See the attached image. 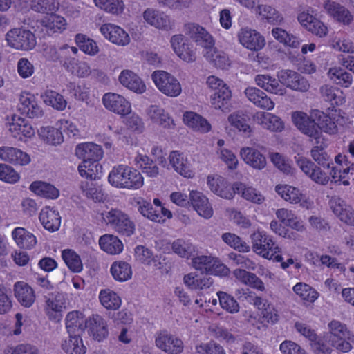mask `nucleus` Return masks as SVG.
Here are the masks:
<instances>
[{
    "instance_id": "obj_1",
    "label": "nucleus",
    "mask_w": 354,
    "mask_h": 354,
    "mask_svg": "<svg viewBox=\"0 0 354 354\" xmlns=\"http://www.w3.org/2000/svg\"><path fill=\"white\" fill-rule=\"evenodd\" d=\"M328 338L332 346L344 353L351 351L352 346L349 340L351 333L346 325L334 319L328 323Z\"/></svg>"
},
{
    "instance_id": "obj_2",
    "label": "nucleus",
    "mask_w": 354,
    "mask_h": 354,
    "mask_svg": "<svg viewBox=\"0 0 354 354\" xmlns=\"http://www.w3.org/2000/svg\"><path fill=\"white\" fill-rule=\"evenodd\" d=\"M6 40L10 47L24 51L32 50L37 44L35 34L23 28L10 30L6 35Z\"/></svg>"
},
{
    "instance_id": "obj_3",
    "label": "nucleus",
    "mask_w": 354,
    "mask_h": 354,
    "mask_svg": "<svg viewBox=\"0 0 354 354\" xmlns=\"http://www.w3.org/2000/svg\"><path fill=\"white\" fill-rule=\"evenodd\" d=\"M102 216L106 223L121 235L130 236L134 233V223L121 210L112 209Z\"/></svg>"
},
{
    "instance_id": "obj_4",
    "label": "nucleus",
    "mask_w": 354,
    "mask_h": 354,
    "mask_svg": "<svg viewBox=\"0 0 354 354\" xmlns=\"http://www.w3.org/2000/svg\"><path fill=\"white\" fill-rule=\"evenodd\" d=\"M250 239L253 252L265 259H271L274 254L280 252L272 238L264 232H254Z\"/></svg>"
},
{
    "instance_id": "obj_5",
    "label": "nucleus",
    "mask_w": 354,
    "mask_h": 354,
    "mask_svg": "<svg viewBox=\"0 0 354 354\" xmlns=\"http://www.w3.org/2000/svg\"><path fill=\"white\" fill-rule=\"evenodd\" d=\"M151 78L158 90L167 96L175 97L182 92L179 81L171 74L165 71H156Z\"/></svg>"
},
{
    "instance_id": "obj_6",
    "label": "nucleus",
    "mask_w": 354,
    "mask_h": 354,
    "mask_svg": "<svg viewBox=\"0 0 354 354\" xmlns=\"http://www.w3.org/2000/svg\"><path fill=\"white\" fill-rule=\"evenodd\" d=\"M192 266L201 272L215 275H227L229 269L221 261L213 257L201 255L192 259Z\"/></svg>"
},
{
    "instance_id": "obj_7",
    "label": "nucleus",
    "mask_w": 354,
    "mask_h": 354,
    "mask_svg": "<svg viewBox=\"0 0 354 354\" xmlns=\"http://www.w3.org/2000/svg\"><path fill=\"white\" fill-rule=\"evenodd\" d=\"M292 120L301 133L314 138L316 140V144L319 143L321 131L315 120L304 112L295 111L292 113Z\"/></svg>"
},
{
    "instance_id": "obj_8",
    "label": "nucleus",
    "mask_w": 354,
    "mask_h": 354,
    "mask_svg": "<svg viewBox=\"0 0 354 354\" xmlns=\"http://www.w3.org/2000/svg\"><path fill=\"white\" fill-rule=\"evenodd\" d=\"M296 162L300 169L315 183L321 185H326L328 183L330 180L328 174L310 160L299 157Z\"/></svg>"
},
{
    "instance_id": "obj_9",
    "label": "nucleus",
    "mask_w": 354,
    "mask_h": 354,
    "mask_svg": "<svg viewBox=\"0 0 354 354\" xmlns=\"http://www.w3.org/2000/svg\"><path fill=\"white\" fill-rule=\"evenodd\" d=\"M9 131L13 138L21 142H26L35 133V129L28 120L15 114L12 116Z\"/></svg>"
},
{
    "instance_id": "obj_10",
    "label": "nucleus",
    "mask_w": 354,
    "mask_h": 354,
    "mask_svg": "<svg viewBox=\"0 0 354 354\" xmlns=\"http://www.w3.org/2000/svg\"><path fill=\"white\" fill-rule=\"evenodd\" d=\"M184 31L196 44L204 47L207 50L214 47L215 42L213 37L203 26L195 23H189L185 25Z\"/></svg>"
},
{
    "instance_id": "obj_11",
    "label": "nucleus",
    "mask_w": 354,
    "mask_h": 354,
    "mask_svg": "<svg viewBox=\"0 0 354 354\" xmlns=\"http://www.w3.org/2000/svg\"><path fill=\"white\" fill-rule=\"evenodd\" d=\"M171 44L175 53L183 61L190 63L196 60V48L183 35H174Z\"/></svg>"
},
{
    "instance_id": "obj_12",
    "label": "nucleus",
    "mask_w": 354,
    "mask_h": 354,
    "mask_svg": "<svg viewBox=\"0 0 354 354\" xmlns=\"http://www.w3.org/2000/svg\"><path fill=\"white\" fill-rule=\"evenodd\" d=\"M155 343L159 349L169 354H179L184 347L180 339L169 333L167 330L157 333Z\"/></svg>"
},
{
    "instance_id": "obj_13",
    "label": "nucleus",
    "mask_w": 354,
    "mask_h": 354,
    "mask_svg": "<svg viewBox=\"0 0 354 354\" xmlns=\"http://www.w3.org/2000/svg\"><path fill=\"white\" fill-rule=\"evenodd\" d=\"M102 102L107 109L121 115H126L131 111V104L123 96L117 93L104 94Z\"/></svg>"
},
{
    "instance_id": "obj_14",
    "label": "nucleus",
    "mask_w": 354,
    "mask_h": 354,
    "mask_svg": "<svg viewBox=\"0 0 354 354\" xmlns=\"http://www.w3.org/2000/svg\"><path fill=\"white\" fill-rule=\"evenodd\" d=\"M239 42L246 48L258 51L266 44L265 39L255 30L248 28H241L238 33Z\"/></svg>"
},
{
    "instance_id": "obj_15",
    "label": "nucleus",
    "mask_w": 354,
    "mask_h": 354,
    "mask_svg": "<svg viewBox=\"0 0 354 354\" xmlns=\"http://www.w3.org/2000/svg\"><path fill=\"white\" fill-rule=\"evenodd\" d=\"M279 78L282 84L295 91L305 92L310 87L307 80L294 71H282L279 75Z\"/></svg>"
},
{
    "instance_id": "obj_16",
    "label": "nucleus",
    "mask_w": 354,
    "mask_h": 354,
    "mask_svg": "<svg viewBox=\"0 0 354 354\" xmlns=\"http://www.w3.org/2000/svg\"><path fill=\"white\" fill-rule=\"evenodd\" d=\"M77 156L83 162L97 163L103 157V149L100 145L93 142L82 143L77 145L75 149Z\"/></svg>"
},
{
    "instance_id": "obj_17",
    "label": "nucleus",
    "mask_w": 354,
    "mask_h": 354,
    "mask_svg": "<svg viewBox=\"0 0 354 354\" xmlns=\"http://www.w3.org/2000/svg\"><path fill=\"white\" fill-rule=\"evenodd\" d=\"M17 108L21 114L30 118H37L43 114V111L35 97L30 93H23L20 95Z\"/></svg>"
},
{
    "instance_id": "obj_18",
    "label": "nucleus",
    "mask_w": 354,
    "mask_h": 354,
    "mask_svg": "<svg viewBox=\"0 0 354 354\" xmlns=\"http://www.w3.org/2000/svg\"><path fill=\"white\" fill-rule=\"evenodd\" d=\"M207 185L212 192L223 198L231 199L234 195V185L221 176H208Z\"/></svg>"
},
{
    "instance_id": "obj_19",
    "label": "nucleus",
    "mask_w": 354,
    "mask_h": 354,
    "mask_svg": "<svg viewBox=\"0 0 354 354\" xmlns=\"http://www.w3.org/2000/svg\"><path fill=\"white\" fill-rule=\"evenodd\" d=\"M0 158L3 161L21 166L27 165L31 161L27 153L17 148L6 146L0 147Z\"/></svg>"
},
{
    "instance_id": "obj_20",
    "label": "nucleus",
    "mask_w": 354,
    "mask_h": 354,
    "mask_svg": "<svg viewBox=\"0 0 354 354\" xmlns=\"http://www.w3.org/2000/svg\"><path fill=\"white\" fill-rule=\"evenodd\" d=\"M101 33L110 41L119 46H126L130 42L129 35L120 26L106 24L100 27Z\"/></svg>"
},
{
    "instance_id": "obj_21",
    "label": "nucleus",
    "mask_w": 354,
    "mask_h": 354,
    "mask_svg": "<svg viewBox=\"0 0 354 354\" xmlns=\"http://www.w3.org/2000/svg\"><path fill=\"white\" fill-rule=\"evenodd\" d=\"M88 334L98 342L102 341L108 335L106 322L98 315H93L87 321Z\"/></svg>"
},
{
    "instance_id": "obj_22",
    "label": "nucleus",
    "mask_w": 354,
    "mask_h": 354,
    "mask_svg": "<svg viewBox=\"0 0 354 354\" xmlns=\"http://www.w3.org/2000/svg\"><path fill=\"white\" fill-rule=\"evenodd\" d=\"M189 199L194 209L198 214L205 218H209L213 215V209L208 198L201 192L192 191Z\"/></svg>"
},
{
    "instance_id": "obj_23",
    "label": "nucleus",
    "mask_w": 354,
    "mask_h": 354,
    "mask_svg": "<svg viewBox=\"0 0 354 354\" xmlns=\"http://www.w3.org/2000/svg\"><path fill=\"white\" fill-rule=\"evenodd\" d=\"M243 161L254 169L261 170L266 166V158L260 151L253 147H243L240 151Z\"/></svg>"
},
{
    "instance_id": "obj_24",
    "label": "nucleus",
    "mask_w": 354,
    "mask_h": 354,
    "mask_svg": "<svg viewBox=\"0 0 354 354\" xmlns=\"http://www.w3.org/2000/svg\"><path fill=\"white\" fill-rule=\"evenodd\" d=\"M245 94L250 102L261 109L272 110L274 107V102L264 92L255 87L247 88Z\"/></svg>"
},
{
    "instance_id": "obj_25",
    "label": "nucleus",
    "mask_w": 354,
    "mask_h": 354,
    "mask_svg": "<svg viewBox=\"0 0 354 354\" xmlns=\"http://www.w3.org/2000/svg\"><path fill=\"white\" fill-rule=\"evenodd\" d=\"M14 294L18 301L24 307H30L35 300L33 289L24 281L15 283Z\"/></svg>"
},
{
    "instance_id": "obj_26",
    "label": "nucleus",
    "mask_w": 354,
    "mask_h": 354,
    "mask_svg": "<svg viewBox=\"0 0 354 354\" xmlns=\"http://www.w3.org/2000/svg\"><path fill=\"white\" fill-rule=\"evenodd\" d=\"M120 82L126 88L133 92L142 93L146 86L142 80L130 70H123L119 76Z\"/></svg>"
},
{
    "instance_id": "obj_27",
    "label": "nucleus",
    "mask_w": 354,
    "mask_h": 354,
    "mask_svg": "<svg viewBox=\"0 0 354 354\" xmlns=\"http://www.w3.org/2000/svg\"><path fill=\"white\" fill-rule=\"evenodd\" d=\"M254 80L259 87L269 93L278 95H284L286 93V88L280 84L279 79L267 75H257Z\"/></svg>"
},
{
    "instance_id": "obj_28",
    "label": "nucleus",
    "mask_w": 354,
    "mask_h": 354,
    "mask_svg": "<svg viewBox=\"0 0 354 354\" xmlns=\"http://www.w3.org/2000/svg\"><path fill=\"white\" fill-rule=\"evenodd\" d=\"M254 120L264 128L272 131H281L283 129L281 120L277 115L268 112H257Z\"/></svg>"
},
{
    "instance_id": "obj_29",
    "label": "nucleus",
    "mask_w": 354,
    "mask_h": 354,
    "mask_svg": "<svg viewBox=\"0 0 354 354\" xmlns=\"http://www.w3.org/2000/svg\"><path fill=\"white\" fill-rule=\"evenodd\" d=\"M227 120L231 126L242 131L246 137L251 136L252 130L248 124L250 117L245 112L243 111L233 112L228 116Z\"/></svg>"
},
{
    "instance_id": "obj_30",
    "label": "nucleus",
    "mask_w": 354,
    "mask_h": 354,
    "mask_svg": "<svg viewBox=\"0 0 354 354\" xmlns=\"http://www.w3.org/2000/svg\"><path fill=\"white\" fill-rule=\"evenodd\" d=\"M143 17L148 24L158 28L168 30L171 28L169 17L163 12L148 8L144 12Z\"/></svg>"
},
{
    "instance_id": "obj_31",
    "label": "nucleus",
    "mask_w": 354,
    "mask_h": 354,
    "mask_svg": "<svg viewBox=\"0 0 354 354\" xmlns=\"http://www.w3.org/2000/svg\"><path fill=\"white\" fill-rule=\"evenodd\" d=\"M39 220L44 228L48 231H57L60 227L61 217L58 212L48 207L41 210Z\"/></svg>"
},
{
    "instance_id": "obj_32",
    "label": "nucleus",
    "mask_w": 354,
    "mask_h": 354,
    "mask_svg": "<svg viewBox=\"0 0 354 354\" xmlns=\"http://www.w3.org/2000/svg\"><path fill=\"white\" fill-rule=\"evenodd\" d=\"M87 321L84 315L77 310L68 313L66 317V326L69 334L83 332L86 328Z\"/></svg>"
},
{
    "instance_id": "obj_33",
    "label": "nucleus",
    "mask_w": 354,
    "mask_h": 354,
    "mask_svg": "<svg viewBox=\"0 0 354 354\" xmlns=\"http://www.w3.org/2000/svg\"><path fill=\"white\" fill-rule=\"evenodd\" d=\"M183 281L185 284L192 290L207 289L212 286L214 282L209 276H201L194 273L185 275Z\"/></svg>"
},
{
    "instance_id": "obj_34",
    "label": "nucleus",
    "mask_w": 354,
    "mask_h": 354,
    "mask_svg": "<svg viewBox=\"0 0 354 354\" xmlns=\"http://www.w3.org/2000/svg\"><path fill=\"white\" fill-rule=\"evenodd\" d=\"M12 235L17 245L21 248L31 249L37 243L35 236L25 228H15Z\"/></svg>"
},
{
    "instance_id": "obj_35",
    "label": "nucleus",
    "mask_w": 354,
    "mask_h": 354,
    "mask_svg": "<svg viewBox=\"0 0 354 354\" xmlns=\"http://www.w3.org/2000/svg\"><path fill=\"white\" fill-rule=\"evenodd\" d=\"M234 194L236 193L241 194L245 200L254 203L261 204L265 201V197L261 192L257 190L252 187H247L242 183H234Z\"/></svg>"
},
{
    "instance_id": "obj_36",
    "label": "nucleus",
    "mask_w": 354,
    "mask_h": 354,
    "mask_svg": "<svg viewBox=\"0 0 354 354\" xmlns=\"http://www.w3.org/2000/svg\"><path fill=\"white\" fill-rule=\"evenodd\" d=\"M131 167L124 165H119L114 167L109 173L108 180L109 183L118 188H124L127 180V176Z\"/></svg>"
},
{
    "instance_id": "obj_37",
    "label": "nucleus",
    "mask_w": 354,
    "mask_h": 354,
    "mask_svg": "<svg viewBox=\"0 0 354 354\" xmlns=\"http://www.w3.org/2000/svg\"><path fill=\"white\" fill-rule=\"evenodd\" d=\"M184 122L195 131L207 133L211 129L208 121L194 112H187L183 115Z\"/></svg>"
},
{
    "instance_id": "obj_38",
    "label": "nucleus",
    "mask_w": 354,
    "mask_h": 354,
    "mask_svg": "<svg viewBox=\"0 0 354 354\" xmlns=\"http://www.w3.org/2000/svg\"><path fill=\"white\" fill-rule=\"evenodd\" d=\"M99 244L102 250L110 254H120L123 250L122 241L112 234H104L100 238Z\"/></svg>"
},
{
    "instance_id": "obj_39",
    "label": "nucleus",
    "mask_w": 354,
    "mask_h": 354,
    "mask_svg": "<svg viewBox=\"0 0 354 354\" xmlns=\"http://www.w3.org/2000/svg\"><path fill=\"white\" fill-rule=\"evenodd\" d=\"M147 115L155 123L164 128H169L174 124V121L165 111L156 105H151L147 109Z\"/></svg>"
},
{
    "instance_id": "obj_40",
    "label": "nucleus",
    "mask_w": 354,
    "mask_h": 354,
    "mask_svg": "<svg viewBox=\"0 0 354 354\" xmlns=\"http://www.w3.org/2000/svg\"><path fill=\"white\" fill-rule=\"evenodd\" d=\"M42 26L48 35L61 32L66 28V20L64 17L51 14L41 21Z\"/></svg>"
},
{
    "instance_id": "obj_41",
    "label": "nucleus",
    "mask_w": 354,
    "mask_h": 354,
    "mask_svg": "<svg viewBox=\"0 0 354 354\" xmlns=\"http://www.w3.org/2000/svg\"><path fill=\"white\" fill-rule=\"evenodd\" d=\"M169 162L175 171L180 175L186 178L192 177L193 172L190 170L187 160L184 158L182 154L178 151H172L169 155Z\"/></svg>"
},
{
    "instance_id": "obj_42",
    "label": "nucleus",
    "mask_w": 354,
    "mask_h": 354,
    "mask_svg": "<svg viewBox=\"0 0 354 354\" xmlns=\"http://www.w3.org/2000/svg\"><path fill=\"white\" fill-rule=\"evenodd\" d=\"M328 12L330 16L339 22L344 24H349L353 20V15L344 6L332 2L326 5Z\"/></svg>"
},
{
    "instance_id": "obj_43",
    "label": "nucleus",
    "mask_w": 354,
    "mask_h": 354,
    "mask_svg": "<svg viewBox=\"0 0 354 354\" xmlns=\"http://www.w3.org/2000/svg\"><path fill=\"white\" fill-rule=\"evenodd\" d=\"M110 272L113 279L123 282L129 280L132 276L131 266L125 261H115L111 266Z\"/></svg>"
},
{
    "instance_id": "obj_44",
    "label": "nucleus",
    "mask_w": 354,
    "mask_h": 354,
    "mask_svg": "<svg viewBox=\"0 0 354 354\" xmlns=\"http://www.w3.org/2000/svg\"><path fill=\"white\" fill-rule=\"evenodd\" d=\"M99 299L101 304L107 310H115L122 304L121 298L110 289L102 290L99 294Z\"/></svg>"
},
{
    "instance_id": "obj_45",
    "label": "nucleus",
    "mask_w": 354,
    "mask_h": 354,
    "mask_svg": "<svg viewBox=\"0 0 354 354\" xmlns=\"http://www.w3.org/2000/svg\"><path fill=\"white\" fill-rule=\"evenodd\" d=\"M321 139L322 138L319 140ZM326 145L322 141L319 140V143L317 144V145L312 148L310 155L314 161L319 165L324 168H330V165H333V162L330 159V156H328L326 152Z\"/></svg>"
},
{
    "instance_id": "obj_46",
    "label": "nucleus",
    "mask_w": 354,
    "mask_h": 354,
    "mask_svg": "<svg viewBox=\"0 0 354 354\" xmlns=\"http://www.w3.org/2000/svg\"><path fill=\"white\" fill-rule=\"evenodd\" d=\"M38 133L44 142L51 145H59L64 141L62 133L53 127H42Z\"/></svg>"
},
{
    "instance_id": "obj_47",
    "label": "nucleus",
    "mask_w": 354,
    "mask_h": 354,
    "mask_svg": "<svg viewBox=\"0 0 354 354\" xmlns=\"http://www.w3.org/2000/svg\"><path fill=\"white\" fill-rule=\"evenodd\" d=\"M69 335L68 339H66L62 344V349L67 354H85L86 348L83 344L80 334Z\"/></svg>"
},
{
    "instance_id": "obj_48",
    "label": "nucleus",
    "mask_w": 354,
    "mask_h": 354,
    "mask_svg": "<svg viewBox=\"0 0 354 354\" xmlns=\"http://www.w3.org/2000/svg\"><path fill=\"white\" fill-rule=\"evenodd\" d=\"M329 78L337 85L348 88L353 82L352 75L341 68H332L328 73Z\"/></svg>"
},
{
    "instance_id": "obj_49",
    "label": "nucleus",
    "mask_w": 354,
    "mask_h": 354,
    "mask_svg": "<svg viewBox=\"0 0 354 354\" xmlns=\"http://www.w3.org/2000/svg\"><path fill=\"white\" fill-rule=\"evenodd\" d=\"M230 98V90L227 86H223L220 90L215 91L211 95L212 106L216 109L224 111L227 109Z\"/></svg>"
},
{
    "instance_id": "obj_50",
    "label": "nucleus",
    "mask_w": 354,
    "mask_h": 354,
    "mask_svg": "<svg viewBox=\"0 0 354 354\" xmlns=\"http://www.w3.org/2000/svg\"><path fill=\"white\" fill-rule=\"evenodd\" d=\"M30 189L37 194L48 198L55 199L59 195V190L55 186L44 182H33Z\"/></svg>"
},
{
    "instance_id": "obj_51",
    "label": "nucleus",
    "mask_w": 354,
    "mask_h": 354,
    "mask_svg": "<svg viewBox=\"0 0 354 354\" xmlns=\"http://www.w3.org/2000/svg\"><path fill=\"white\" fill-rule=\"evenodd\" d=\"M205 56L216 68L225 69L230 65L227 55L222 51L216 50L214 47L208 49Z\"/></svg>"
},
{
    "instance_id": "obj_52",
    "label": "nucleus",
    "mask_w": 354,
    "mask_h": 354,
    "mask_svg": "<svg viewBox=\"0 0 354 354\" xmlns=\"http://www.w3.org/2000/svg\"><path fill=\"white\" fill-rule=\"evenodd\" d=\"M46 313L50 317L53 313H59L64 306V299L62 293L58 292L46 296Z\"/></svg>"
},
{
    "instance_id": "obj_53",
    "label": "nucleus",
    "mask_w": 354,
    "mask_h": 354,
    "mask_svg": "<svg viewBox=\"0 0 354 354\" xmlns=\"http://www.w3.org/2000/svg\"><path fill=\"white\" fill-rule=\"evenodd\" d=\"M94 3L101 10L117 16L121 15L124 9L122 0H94Z\"/></svg>"
},
{
    "instance_id": "obj_54",
    "label": "nucleus",
    "mask_w": 354,
    "mask_h": 354,
    "mask_svg": "<svg viewBox=\"0 0 354 354\" xmlns=\"http://www.w3.org/2000/svg\"><path fill=\"white\" fill-rule=\"evenodd\" d=\"M59 3L57 0H33L31 9L41 14H54L59 8Z\"/></svg>"
},
{
    "instance_id": "obj_55",
    "label": "nucleus",
    "mask_w": 354,
    "mask_h": 354,
    "mask_svg": "<svg viewBox=\"0 0 354 354\" xmlns=\"http://www.w3.org/2000/svg\"><path fill=\"white\" fill-rule=\"evenodd\" d=\"M171 249L174 253L184 258H189L195 252V246L188 240L178 239L174 241L171 245Z\"/></svg>"
},
{
    "instance_id": "obj_56",
    "label": "nucleus",
    "mask_w": 354,
    "mask_h": 354,
    "mask_svg": "<svg viewBox=\"0 0 354 354\" xmlns=\"http://www.w3.org/2000/svg\"><path fill=\"white\" fill-rule=\"evenodd\" d=\"M135 161L142 172L149 177H156L159 174V169L153 161L145 155H138Z\"/></svg>"
},
{
    "instance_id": "obj_57",
    "label": "nucleus",
    "mask_w": 354,
    "mask_h": 354,
    "mask_svg": "<svg viewBox=\"0 0 354 354\" xmlns=\"http://www.w3.org/2000/svg\"><path fill=\"white\" fill-rule=\"evenodd\" d=\"M42 97L45 104L59 111L64 110L67 104V102L64 97L53 90L46 91Z\"/></svg>"
},
{
    "instance_id": "obj_58",
    "label": "nucleus",
    "mask_w": 354,
    "mask_h": 354,
    "mask_svg": "<svg viewBox=\"0 0 354 354\" xmlns=\"http://www.w3.org/2000/svg\"><path fill=\"white\" fill-rule=\"evenodd\" d=\"M137 205L140 213L148 219L158 223L162 220V215L153 207L151 203L142 200L137 203Z\"/></svg>"
},
{
    "instance_id": "obj_59",
    "label": "nucleus",
    "mask_w": 354,
    "mask_h": 354,
    "mask_svg": "<svg viewBox=\"0 0 354 354\" xmlns=\"http://www.w3.org/2000/svg\"><path fill=\"white\" fill-rule=\"evenodd\" d=\"M62 259L73 272H80L82 270V263L80 256L72 250L62 251Z\"/></svg>"
},
{
    "instance_id": "obj_60",
    "label": "nucleus",
    "mask_w": 354,
    "mask_h": 354,
    "mask_svg": "<svg viewBox=\"0 0 354 354\" xmlns=\"http://www.w3.org/2000/svg\"><path fill=\"white\" fill-rule=\"evenodd\" d=\"M275 190L286 201L295 204L300 201L299 191L295 187L287 185H278L276 186Z\"/></svg>"
},
{
    "instance_id": "obj_61",
    "label": "nucleus",
    "mask_w": 354,
    "mask_h": 354,
    "mask_svg": "<svg viewBox=\"0 0 354 354\" xmlns=\"http://www.w3.org/2000/svg\"><path fill=\"white\" fill-rule=\"evenodd\" d=\"M256 12L266 18L269 23L278 24L283 21V17L275 8L268 5H258Z\"/></svg>"
},
{
    "instance_id": "obj_62",
    "label": "nucleus",
    "mask_w": 354,
    "mask_h": 354,
    "mask_svg": "<svg viewBox=\"0 0 354 354\" xmlns=\"http://www.w3.org/2000/svg\"><path fill=\"white\" fill-rule=\"evenodd\" d=\"M217 296L223 309L232 314L239 311V304L232 296L223 291L218 292Z\"/></svg>"
},
{
    "instance_id": "obj_63",
    "label": "nucleus",
    "mask_w": 354,
    "mask_h": 354,
    "mask_svg": "<svg viewBox=\"0 0 354 354\" xmlns=\"http://www.w3.org/2000/svg\"><path fill=\"white\" fill-rule=\"evenodd\" d=\"M294 292L302 299L313 303L318 297V292L306 283H298L293 287Z\"/></svg>"
},
{
    "instance_id": "obj_64",
    "label": "nucleus",
    "mask_w": 354,
    "mask_h": 354,
    "mask_svg": "<svg viewBox=\"0 0 354 354\" xmlns=\"http://www.w3.org/2000/svg\"><path fill=\"white\" fill-rule=\"evenodd\" d=\"M75 42L81 50L90 55H94L99 51L96 42L91 39L86 38L84 35L77 34L75 36Z\"/></svg>"
}]
</instances>
